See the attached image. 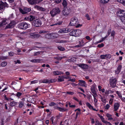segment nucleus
Wrapping results in <instances>:
<instances>
[{"instance_id":"2","label":"nucleus","mask_w":125,"mask_h":125,"mask_svg":"<svg viewBox=\"0 0 125 125\" xmlns=\"http://www.w3.org/2000/svg\"><path fill=\"white\" fill-rule=\"evenodd\" d=\"M71 9L70 8H64L62 11V14L64 16H67L71 12Z\"/></svg>"},{"instance_id":"62","label":"nucleus","mask_w":125,"mask_h":125,"mask_svg":"<svg viewBox=\"0 0 125 125\" xmlns=\"http://www.w3.org/2000/svg\"><path fill=\"white\" fill-rule=\"evenodd\" d=\"M66 94L70 95H73L74 94V93L72 92H67Z\"/></svg>"},{"instance_id":"27","label":"nucleus","mask_w":125,"mask_h":125,"mask_svg":"<svg viewBox=\"0 0 125 125\" xmlns=\"http://www.w3.org/2000/svg\"><path fill=\"white\" fill-rule=\"evenodd\" d=\"M34 8L36 9L39 10L44 11L45 10V9L44 8L38 5L35 6Z\"/></svg>"},{"instance_id":"61","label":"nucleus","mask_w":125,"mask_h":125,"mask_svg":"<svg viewBox=\"0 0 125 125\" xmlns=\"http://www.w3.org/2000/svg\"><path fill=\"white\" fill-rule=\"evenodd\" d=\"M13 18V14L12 13L10 15L9 17L8 18L9 19H12Z\"/></svg>"},{"instance_id":"52","label":"nucleus","mask_w":125,"mask_h":125,"mask_svg":"<svg viewBox=\"0 0 125 125\" xmlns=\"http://www.w3.org/2000/svg\"><path fill=\"white\" fill-rule=\"evenodd\" d=\"M58 48L59 50L61 51H63L65 50L64 48L61 46H59L58 47Z\"/></svg>"},{"instance_id":"30","label":"nucleus","mask_w":125,"mask_h":125,"mask_svg":"<svg viewBox=\"0 0 125 125\" xmlns=\"http://www.w3.org/2000/svg\"><path fill=\"white\" fill-rule=\"evenodd\" d=\"M52 38H57L59 36V35L58 34L56 33H51Z\"/></svg>"},{"instance_id":"58","label":"nucleus","mask_w":125,"mask_h":125,"mask_svg":"<svg viewBox=\"0 0 125 125\" xmlns=\"http://www.w3.org/2000/svg\"><path fill=\"white\" fill-rule=\"evenodd\" d=\"M117 1L121 3H122L123 4L124 2V1H125V0H117Z\"/></svg>"},{"instance_id":"18","label":"nucleus","mask_w":125,"mask_h":125,"mask_svg":"<svg viewBox=\"0 0 125 125\" xmlns=\"http://www.w3.org/2000/svg\"><path fill=\"white\" fill-rule=\"evenodd\" d=\"M120 104L119 103H115L114 105V111H117L119 109L120 107Z\"/></svg>"},{"instance_id":"21","label":"nucleus","mask_w":125,"mask_h":125,"mask_svg":"<svg viewBox=\"0 0 125 125\" xmlns=\"http://www.w3.org/2000/svg\"><path fill=\"white\" fill-rule=\"evenodd\" d=\"M35 19V17L32 15H31L28 17H25V19L27 21H32Z\"/></svg>"},{"instance_id":"46","label":"nucleus","mask_w":125,"mask_h":125,"mask_svg":"<svg viewBox=\"0 0 125 125\" xmlns=\"http://www.w3.org/2000/svg\"><path fill=\"white\" fill-rule=\"evenodd\" d=\"M7 64V62H2L1 64V65L2 67H4Z\"/></svg>"},{"instance_id":"23","label":"nucleus","mask_w":125,"mask_h":125,"mask_svg":"<svg viewBox=\"0 0 125 125\" xmlns=\"http://www.w3.org/2000/svg\"><path fill=\"white\" fill-rule=\"evenodd\" d=\"M75 37L79 36L82 33L81 31L80 30H75Z\"/></svg>"},{"instance_id":"59","label":"nucleus","mask_w":125,"mask_h":125,"mask_svg":"<svg viewBox=\"0 0 125 125\" xmlns=\"http://www.w3.org/2000/svg\"><path fill=\"white\" fill-rule=\"evenodd\" d=\"M7 56H1L0 57V59L1 60H5L7 59Z\"/></svg>"},{"instance_id":"54","label":"nucleus","mask_w":125,"mask_h":125,"mask_svg":"<svg viewBox=\"0 0 125 125\" xmlns=\"http://www.w3.org/2000/svg\"><path fill=\"white\" fill-rule=\"evenodd\" d=\"M95 125H102L101 122H100L98 121H95Z\"/></svg>"},{"instance_id":"19","label":"nucleus","mask_w":125,"mask_h":125,"mask_svg":"<svg viewBox=\"0 0 125 125\" xmlns=\"http://www.w3.org/2000/svg\"><path fill=\"white\" fill-rule=\"evenodd\" d=\"M86 104L87 106L90 109H92L93 110L97 111L98 110H96L95 108H94L93 106L90 103L88 102H86Z\"/></svg>"},{"instance_id":"41","label":"nucleus","mask_w":125,"mask_h":125,"mask_svg":"<svg viewBox=\"0 0 125 125\" xmlns=\"http://www.w3.org/2000/svg\"><path fill=\"white\" fill-rule=\"evenodd\" d=\"M65 57H66L65 56H63V57L58 56L57 57H54V58L57 59V60H61L63 58H65Z\"/></svg>"},{"instance_id":"5","label":"nucleus","mask_w":125,"mask_h":125,"mask_svg":"<svg viewBox=\"0 0 125 125\" xmlns=\"http://www.w3.org/2000/svg\"><path fill=\"white\" fill-rule=\"evenodd\" d=\"M32 24L35 27L40 26L42 24L41 21L39 19H36L33 21Z\"/></svg>"},{"instance_id":"9","label":"nucleus","mask_w":125,"mask_h":125,"mask_svg":"<svg viewBox=\"0 0 125 125\" xmlns=\"http://www.w3.org/2000/svg\"><path fill=\"white\" fill-rule=\"evenodd\" d=\"M71 29L68 28L62 29H60L58 31L59 33H64L68 32L71 31Z\"/></svg>"},{"instance_id":"45","label":"nucleus","mask_w":125,"mask_h":125,"mask_svg":"<svg viewBox=\"0 0 125 125\" xmlns=\"http://www.w3.org/2000/svg\"><path fill=\"white\" fill-rule=\"evenodd\" d=\"M45 37L47 39H50L52 38L51 33L47 34L45 35Z\"/></svg>"},{"instance_id":"51","label":"nucleus","mask_w":125,"mask_h":125,"mask_svg":"<svg viewBox=\"0 0 125 125\" xmlns=\"http://www.w3.org/2000/svg\"><path fill=\"white\" fill-rule=\"evenodd\" d=\"M100 118L103 122L107 123V122L105 120L104 118L102 116H101Z\"/></svg>"},{"instance_id":"25","label":"nucleus","mask_w":125,"mask_h":125,"mask_svg":"<svg viewBox=\"0 0 125 125\" xmlns=\"http://www.w3.org/2000/svg\"><path fill=\"white\" fill-rule=\"evenodd\" d=\"M121 65H119L117 67V70L115 71V73L116 74H118L120 72L122 68Z\"/></svg>"},{"instance_id":"35","label":"nucleus","mask_w":125,"mask_h":125,"mask_svg":"<svg viewBox=\"0 0 125 125\" xmlns=\"http://www.w3.org/2000/svg\"><path fill=\"white\" fill-rule=\"evenodd\" d=\"M64 78L63 76H59L57 79L58 81L61 82L64 81Z\"/></svg>"},{"instance_id":"6","label":"nucleus","mask_w":125,"mask_h":125,"mask_svg":"<svg viewBox=\"0 0 125 125\" xmlns=\"http://www.w3.org/2000/svg\"><path fill=\"white\" fill-rule=\"evenodd\" d=\"M35 31V30L34 29L31 30L30 33V35L32 39H37L39 38L40 35V34H36L35 32H32L33 31Z\"/></svg>"},{"instance_id":"57","label":"nucleus","mask_w":125,"mask_h":125,"mask_svg":"<svg viewBox=\"0 0 125 125\" xmlns=\"http://www.w3.org/2000/svg\"><path fill=\"white\" fill-rule=\"evenodd\" d=\"M38 82V81L37 80H35L33 81H31V84H34L37 83Z\"/></svg>"},{"instance_id":"20","label":"nucleus","mask_w":125,"mask_h":125,"mask_svg":"<svg viewBox=\"0 0 125 125\" xmlns=\"http://www.w3.org/2000/svg\"><path fill=\"white\" fill-rule=\"evenodd\" d=\"M78 66L80 67L83 69H86L87 68V65L84 64H78L77 65Z\"/></svg>"},{"instance_id":"31","label":"nucleus","mask_w":125,"mask_h":125,"mask_svg":"<svg viewBox=\"0 0 125 125\" xmlns=\"http://www.w3.org/2000/svg\"><path fill=\"white\" fill-rule=\"evenodd\" d=\"M49 105L51 106H54V108L56 109L55 107H58V105L56 104L54 102H52L50 103L49 104Z\"/></svg>"},{"instance_id":"33","label":"nucleus","mask_w":125,"mask_h":125,"mask_svg":"<svg viewBox=\"0 0 125 125\" xmlns=\"http://www.w3.org/2000/svg\"><path fill=\"white\" fill-rule=\"evenodd\" d=\"M62 4L63 7L65 8L66 7L67 5V3L65 0H62Z\"/></svg>"},{"instance_id":"32","label":"nucleus","mask_w":125,"mask_h":125,"mask_svg":"<svg viewBox=\"0 0 125 125\" xmlns=\"http://www.w3.org/2000/svg\"><path fill=\"white\" fill-rule=\"evenodd\" d=\"M62 24V22L60 21H58L57 22L53 23L52 24H50V26H52L54 25H60Z\"/></svg>"},{"instance_id":"36","label":"nucleus","mask_w":125,"mask_h":125,"mask_svg":"<svg viewBox=\"0 0 125 125\" xmlns=\"http://www.w3.org/2000/svg\"><path fill=\"white\" fill-rule=\"evenodd\" d=\"M40 83H49V81L47 79H44L43 80H41L39 81Z\"/></svg>"},{"instance_id":"34","label":"nucleus","mask_w":125,"mask_h":125,"mask_svg":"<svg viewBox=\"0 0 125 125\" xmlns=\"http://www.w3.org/2000/svg\"><path fill=\"white\" fill-rule=\"evenodd\" d=\"M106 116L108 118V119L109 120H112L113 119V118L112 116V115L108 113H107L106 115Z\"/></svg>"},{"instance_id":"8","label":"nucleus","mask_w":125,"mask_h":125,"mask_svg":"<svg viewBox=\"0 0 125 125\" xmlns=\"http://www.w3.org/2000/svg\"><path fill=\"white\" fill-rule=\"evenodd\" d=\"M31 10V9L30 8H25L24 7H23L22 8H20L19 9L20 12L22 14H25L27 12L30 11Z\"/></svg>"},{"instance_id":"55","label":"nucleus","mask_w":125,"mask_h":125,"mask_svg":"<svg viewBox=\"0 0 125 125\" xmlns=\"http://www.w3.org/2000/svg\"><path fill=\"white\" fill-rule=\"evenodd\" d=\"M22 94L20 92H18L16 94V95H15V96H16L17 97H19L21 96Z\"/></svg>"},{"instance_id":"7","label":"nucleus","mask_w":125,"mask_h":125,"mask_svg":"<svg viewBox=\"0 0 125 125\" xmlns=\"http://www.w3.org/2000/svg\"><path fill=\"white\" fill-rule=\"evenodd\" d=\"M78 21L77 17H73L71 19L70 25L71 26H75L78 23Z\"/></svg>"},{"instance_id":"64","label":"nucleus","mask_w":125,"mask_h":125,"mask_svg":"<svg viewBox=\"0 0 125 125\" xmlns=\"http://www.w3.org/2000/svg\"><path fill=\"white\" fill-rule=\"evenodd\" d=\"M115 32L114 31H112L111 33V36L114 37L115 35Z\"/></svg>"},{"instance_id":"53","label":"nucleus","mask_w":125,"mask_h":125,"mask_svg":"<svg viewBox=\"0 0 125 125\" xmlns=\"http://www.w3.org/2000/svg\"><path fill=\"white\" fill-rule=\"evenodd\" d=\"M113 101V99L111 98L110 99L109 101V104L111 105L112 104Z\"/></svg>"},{"instance_id":"26","label":"nucleus","mask_w":125,"mask_h":125,"mask_svg":"<svg viewBox=\"0 0 125 125\" xmlns=\"http://www.w3.org/2000/svg\"><path fill=\"white\" fill-rule=\"evenodd\" d=\"M79 45H76L75 46V47H79L82 46L84 45V42L82 40H81L79 41Z\"/></svg>"},{"instance_id":"42","label":"nucleus","mask_w":125,"mask_h":125,"mask_svg":"<svg viewBox=\"0 0 125 125\" xmlns=\"http://www.w3.org/2000/svg\"><path fill=\"white\" fill-rule=\"evenodd\" d=\"M70 35L71 36H74L75 37V30L73 31L70 33Z\"/></svg>"},{"instance_id":"29","label":"nucleus","mask_w":125,"mask_h":125,"mask_svg":"<svg viewBox=\"0 0 125 125\" xmlns=\"http://www.w3.org/2000/svg\"><path fill=\"white\" fill-rule=\"evenodd\" d=\"M116 93L118 95L120 98L121 99H122L123 98L121 92L118 91H116Z\"/></svg>"},{"instance_id":"14","label":"nucleus","mask_w":125,"mask_h":125,"mask_svg":"<svg viewBox=\"0 0 125 125\" xmlns=\"http://www.w3.org/2000/svg\"><path fill=\"white\" fill-rule=\"evenodd\" d=\"M111 57L110 54H107L104 55H100V57L102 59H109Z\"/></svg>"},{"instance_id":"16","label":"nucleus","mask_w":125,"mask_h":125,"mask_svg":"<svg viewBox=\"0 0 125 125\" xmlns=\"http://www.w3.org/2000/svg\"><path fill=\"white\" fill-rule=\"evenodd\" d=\"M92 95L93 96L94 98V106H97V103L98 102V100L96 99L97 97V94H92Z\"/></svg>"},{"instance_id":"60","label":"nucleus","mask_w":125,"mask_h":125,"mask_svg":"<svg viewBox=\"0 0 125 125\" xmlns=\"http://www.w3.org/2000/svg\"><path fill=\"white\" fill-rule=\"evenodd\" d=\"M104 46V44L103 43H102L100 44H99L97 45V47L99 48H101L103 47Z\"/></svg>"},{"instance_id":"17","label":"nucleus","mask_w":125,"mask_h":125,"mask_svg":"<svg viewBox=\"0 0 125 125\" xmlns=\"http://www.w3.org/2000/svg\"><path fill=\"white\" fill-rule=\"evenodd\" d=\"M56 109L58 110L59 111L62 112H64L68 111V109L64 107H61L58 106L55 107Z\"/></svg>"},{"instance_id":"10","label":"nucleus","mask_w":125,"mask_h":125,"mask_svg":"<svg viewBox=\"0 0 125 125\" xmlns=\"http://www.w3.org/2000/svg\"><path fill=\"white\" fill-rule=\"evenodd\" d=\"M117 16L119 17L125 16V10H120L117 12Z\"/></svg>"},{"instance_id":"44","label":"nucleus","mask_w":125,"mask_h":125,"mask_svg":"<svg viewBox=\"0 0 125 125\" xmlns=\"http://www.w3.org/2000/svg\"><path fill=\"white\" fill-rule=\"evenodd\" d=\"M120 19L121 21L125 24V16L120 17Z\"/></svg>"},{"instance_id":"47","label":"nucleus","mask_w":125,"mask_h":125,"mask_svg":"<svg viewBox=\"0 0 125 125\" xmlns=\"http://www.w3.org/2000/svg\"><path fill=\"white\" fill-rule=\"evenodd\" d=\"M101 96V101L103 103H105L106 102V99L105 98H104L102 97Z\"/></svg>"},{"instance_id":"40","label":"nucleus","mask_w":125,"mask_h":125,"mask_svg":"<svg viewBox=\"0 0 125 125\" xmlns=\"http://www.w3.org/2000/svg\"><path fill=\"white\" fill-rule=\"evenodd\" d=\"M55 42L56 43H65L66 42V41L61 40L60 41L56 39L55 40Z\"/></svg>"},{"instance_id":"1","label":"nucleus","mask_w":125,"mask_h":125,"mask_svg":"<svg viewBox=\"0 0 125 125\" xmlns=\"http://www.w3.org/2000/svg\"><path fill=\"white\" fill-rule=\"evenodd\" d=\"M30 25L25 22H21L18 25V27L20 29L25 30L30 27Z\"/></svg>"},{"instance_id":"12","label":"nucleus","mask_w":125,"mask_h":125,"mask_svg":"<svg viewBox=\"0 0 125 125\" xmlns=\"http://www.w3.org/2000/svg\"><path fill=\"white\" fill-rule=\"evenodd\" d=\"M96 85L95 83H94L91 86L90 89L92 93V94H97L95 91L96 88Z\"/></svg>"},{"instance_id":"50","label":"nucleus","mask_w":125,"mask_h":125,"mask_svg":"<svg viewBox=\"0 0 125 125\" xmlns=\"http://www.w3.org/2000/svg\"><path fill=\"white\" fill-rule=\"evenodd\" d=\"M17 102L14 101H13L11 102L10 103V105L11 106H14L16 104Z\"/></svg>"},{"instance_id":"38","label":"nucleus","mask_w":125,"mask_h":125,"mask_svg":"<svg viewBox=\"0 0 125 125\" xmlns=\"http://www.w3.org/2000/svg\"><path fill=\"white\" fill-rule=\"evenodd\" d=\"M76 59L75 57H73L71 58L70 59H69L68 61L69 62H74L76 61Z\"/></svg>"},{"instance_id":"4","label":"nucleus","mask_w":125,"mask_h":125,"mask_svg":"<svg viewBox=\"0 0 125 125\" xmlns=\"http://www.w3.org/2000/svg\"><path fill=\"white\" fill-rule=\"evenodd\" d=\"M60 11V9L57 8L53 9L50 12V13L52 16H54L56 14H59Z\"/></svg>"},{"instance_id":"56","label":"nucleus","mask_w":125,"mask_h":125,"mask_svg":"<svg viewBox=\"0 0 125 125\" xmlns=\"http://www.w3.org/2000/svg\"><path fill=\"white\" fill-rule=\"evenodd\" d=\"M85 16L87 20H90L91 18L90 17L89 15L88 14H86Z\"/></svg>"},{"instance_id":"3","label":"nucleus","mask_w":125,"mask_h":125,"mask_svg":"<svg viewBox=\"0 0 125 125\" xmlns=\"http://www.w3.org/2000/svg\"><path fill=\"white\" fill-rule=\"evenodd\" d=\"M117 81V80L116 79L113 77L110 79V84L112 87L114 88L116 86Z\"/></svg>"},{"instance_id":"22","label":"nucleus","mask_w":125,"mask_h":125,"mask_svg":"<svg viewBox=\"0 0 125 125\" xmlns=\"http://www.w3.org/2000/svg\"><path fill=\"white\" fill-rule=\"evenodd\" d=\"M7 5V4L6 2H1L0 4V10H4Z\"/></svg>"},{"instance_id":"43","label":"nucleus","mask_w":125,"mask_h":125,"mask_svg":"<svg viewBox=\"0 0 125 125\" xmlns=\"http://www.w3.org/2000/svg\"><path fill=\"white\" fill-rule=\"evenodd\" d=\"M109 0H100V2L103 4H106L107 3Z\"/></svg>"},{"instance_id":"11","label":"nucleus","mask_w":125,"mask_h":125,"mask_svg":"<svg viewBox=\"0 0 125 125\" xmlns=\"http://www.w3.org/2000/svg\"><path fill=\"white\" fill-rule=\"evenodd\" d=\"M79 83L78 84V85L83 87H86L87 86V84L86 83L85 81L81 80H79Z\"/></svg>"},{"instance_id":"28","label":"nucleus","mask_w":125,"mask_h":125,"mask_svg":"<svg viewBox=\"0 0 125 125\" xmlns=\"http://www.w3.org/2000/svg\"><path fill=\"white\" fill-rule=\"evenodd\" d=\"M53 73L54 75H57L60 74H62L63 73H62V72L58 71H56L53 72Z\"/></svg>"},{"instance_id":"24","label":"nucleus","mask_w":125,"mask_h":125,"mask_svg":"<svg viewBox=\"0 0 125 125\" xmlns=\"http://www.w3.org/2000/svg\"><path fill=\"white\" fill-rule=\"evenodd\" d=\"M31 62L34 63L40 62L43 61L42 59H34L31 60L30 61Z\"/></svg>"},{"instance_id":"48","label":"nucleus","mask_w":125,"mask_h":125,"mask_svg":"<svg viewBox=\"0 0 125 125\" xmlns=\"http://www.w3.org/2000/svg\"><path fill=\"white\" fill-rule=\"evenodd\" d=\"M19 103V107L20 108L22 107L24 105V103L22 101L20 102Z\"/></svg>"},{"instance_id":"39","label":"nucleus","mask_w":125,"mask_h":125,"mask_svg":"<svg viewBox=\"0 0 125 125\" xmlns=\"http://www.w3.org/2000/svg\"><path fill=\"white\" fill-rule=\"evenodd\" d=\"M6 20L5 19H4L2 20L0 24V26H2L4 25H5L6 24Z\"/></svg>"},{"instance_id":"13","label":"nucleus","mask_w":125,"mask_h":125,"mask_svg":"<svg viewBox=\"0 0 125 125\" xmlns=\"http://www.w3.org/2000/svg\"><path fill=\"white\" fill-rule=\"evenodd\" d=\"M15 24V22L14 21H12L9 24L7 25L5 27V29L12 28L14 27Z\"/></svg>"},{"instance_id":"15","label":"nucleus","mask_w":125,"mask_h":125,"mask_svg":"<svg viewBox=\"0 0 125 125\" xmlns=\"http://www.w3.org/2000/svg\"><path fill=\"white\" fill-rule=\"evenodd\" d=\"M29 3L32 4L35 3H39L43 0H27Z\"/></svg>"},{"instance_id":"37","label":"nucleus","mask_w":125,"mask_h":125,"mask_svg":"<svg viewBox=\"0 0 125 125\" xmlns=\"http://www.w3.org/2000/svg\"><path fill=\"white\" fill-rule=\"evenodd\" d=\"M10 94V98H9V99L8 101H11V100H13L14 99L12 98H11V96L12 95H13V96H14V97H15V94L14 93H12L11 94Z\"/></svg>"},{"instance_id":"63","label":"nucleus","mask_w":125,"mask_h":125,"mask_svg":"<svg viewBox=\"0 0 125 125\" xmlns=\"http://www.w3.org/2000/svg\"><path fill=\"white\" fill-rule=\"evenodd\" d=\"M14 53L12 52H11L9 53V55L10 56H12L14 55Z\"/></svg>"},{"instance_id":"49","label":"nucleus","mask_w":125,"mask_h":125,"mask_svg":"<svg viewBox=\"0 0 125 125\" xmlns=\"http://www.w3.org/2000/svg\"><path fill=\"white\" fill-rule=\"evenodd\" d=\"M110 107V106L109 104H106L104 107V108L105 110H108Z\"/></svg>"}]
</instances>
